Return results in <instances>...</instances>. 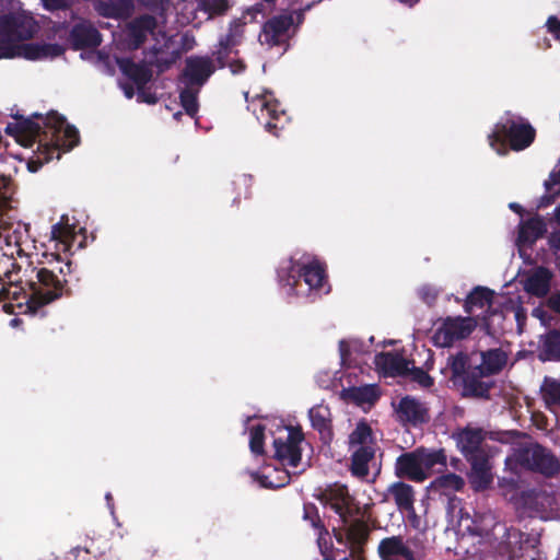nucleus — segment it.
Returning a JSON list of instances; mask_svg holds the SVG:
<instances>
[{"mask_svg":"<svg viewBox=\"0 0 560 560\" xmlns=\"http://www.w3.org/2000/svg\"><path fill=\"white\" fill-rule=\"evenodd\" d=\"M482 361L478 366L481 375L498 373L506 363V354L499 349L489 350L481 354Z\"/></svg>","mask_w":560,"mask_h":560,"instance_id":"obj_33","label":"nucleus"},{"mask_svg":"<svg viewBox=\"0 0 560 560\" xmlns=\"http://www.w3.org/2000/svg\"><path fill=\"white\" fill-rule=\"evenodd\" d=\"M445 467L446 456L442 450L433 451L421 447L400 455L395 463V474L399 478L421 482Z\"/></svg>","mask_w":560,"mask_h":560,"instance_id":"obj_4","label":"nucleus"},{"mask_svg":"<svg viewBox=\"0 0 560 560\" xmlns=\"http://www.w3.org/2000/svg\"><path fill=\"white\" fill-rule=\"evenodd\" d=\"M214 67L207 57H190L180 78V103L185 112L194 117L198 112L197 95L200 88L212 74Z\"/></svg>","mask_w":560,"mask_h":560,"instance_id":"obj_7","label":"nucleus"},{"mask_svg":"<svg viewBox=\"0 0 560 560\" xmlns=\"http://www.w3.org/2000/svg\"><path fill=\"white\" fill-rule=\"evenodd\" d=\"M18 322H19V319L14 318V319L11 320V325H16Z\"/></svg>","mask_w":560,"mask_h":560,"instance_id":"obj_64","label":"nucleus"},{"mask_svg":"<svg viewBox=\"0 0 560 560\" xmlns=\"http://www.w3.org/2000/svg\"><path fill=\"white\" fill-rule=\"evenodd\" d=\"M245 23L235 20L230 24L229 33L221 37L214 56L220 67H229L232 73L236 74L244 70V65L232 57L234 48L241 43Z\"/></svg>","mask_w":560,"mask_h":560,"instance_id":"obj_13","label":"nucleus"},{"mask_svg":"<svg viewBox=\"0 0 560 560\" xmlns=\"http://www.w3.org/2000/svg\"><path fill=\"white\" fill-rule=\"evenodd\" d=\"M264 431L265 427L261 424L252 425L249 429V447L256 455L264 453Z\"/></svg>","mask_w":560,"mask_h":560,"instance_id":"obj_42","label":"nucleus"},{"mask_svg":"<svg viewBox=\"0 0 560 560\" xmlns=\"http://www.w3.org/2000/svg\"><path fill=\"white\" fill-rule=\"evenodd\" d=\"M74 44L79 47H95L101 44L98 31L90 23H80L71 32Z\"/></svg>","mask_w":560,"mask_h":560,"instance_id":"obj_29","label":"nucleus"},{"mask_svg":"<svg viewBox=\"0 0 560 560\" xmlns=\"http://www.w3.org/2000/svg\"><path fill=\"white\" fill-rule=\"evenodd\" d=\"M5 242L8 245H15L19 249H18V253L22 252V248H21V243L18 238V236L15 235H5Z\"/></svg>","mask_w":560,"mask_h":560,"instance_id":"obj_51","label":"nucleus"},{"mask_svg":"<svg viewBox=\"0 0 560 560\" xmlns=\"http://www.w3.org/2000/svg\"><path fill=\"white\" fill-rule=\"evenodd\" d=\"M388 494L392 495L399 510L409 511L413 506L415 493L410 485L398 481L388 487Z\"/></svg>","mask_w":560,"mask_h":560,"instance_id":"obj_32","label":"nucleus"},{"mask_svg":"<svg viewBox=\"0 0 560 560\" xmlns=\"http://www.w3.org/2000/svg\"><path fill=\"white\" fill-rule=\"evenodd\" d=\"M115 59L121 72L132 80L138 88L150 81L152 72L147 63H135L129 59L119 57H115Z\"/></svg>","mask_w":560,"mask_h":560,"instance_id":"obj_26","label":"nucleus"},{"mask_svg":"<svg viewBox=\"0 0 560 560\" xmlns=\"http://www.w3.org/2000/svg\"><path fill=\"white\" fill-rule=\"evenodd\" d=\"M467 364L468 358L463 352L452 355L447 360V366L452 370L453 377L463 375L466 371Z\"/></svg>","mask_w":560,"mask_h":560,"instance_id":"obj_44","label":"nucleus"},{"mask_svg":"<svg viewBox=\"0 0 560 560\" xmlns=\"http://www.w3.org/2000/svg\"><path fill=\"white\" fill-rule=\"evenodd\" d=\"M508 544L511 547L510 558L521 560H535V540L517 530H510L508 533Z\"/></svg>","mask_w":560,"mask_h":560,"instance_id":"obj_21","label":"nucleus"},{"mask_svg":"<svg viewBox=\"0 0 560 560\" xmlns=\"http://www.w3.org/2000/svg\"><path fill=\"white\" fill-rule=\"evenodd\" d=\"M34 117L37 121L27 118L5 127V131L23 147L31 148L38 143L36 160L28 163L32 172H36L44 162L60 159L61 151H69L79 142L78 130L57 113L51 112L46 117L34 114Z\"/></svg>","mask_w":560,"mask_h":560,"instance_id":"obj_1","label":"nucleus"},{"mask_svg":"<svg viewBox=\"0 0 560 560\" xmlns=\"http://www.w3.org/2000/svg\"><path fill=\"white\" fill-rule=\"evenodd\" d=\"M81 232H83L82 228L71 224L68 215H62L60 221L51 226L46 250L42 253L43 259L38 258V253L32 254V257L35 256L39 265L63 261L61 254L71 252V247Z\"/></svg>","mask_w":560,"mask_h":560,"instance_id":"obj_9","label":"nucleus"},{"mask_svg":"<svg viewBox=\"0 0 560 560\" xmlns=\"http://www.w3.org/2000/svg\"><path fill=\"white\" fill-rule=\"evenodd\" d=\"M547 27L550 33L560 40V21L556 16H550L547 21Z\"/></svg>","mask_w":560,"mask_h":560,"instance_id":"obj_47","label":"nucleus"},{"mask_svg":"<svg viewBox=\"0 0 560 560\" xmlns=\"http://www.w3.org/2000/svg\"><path fill=\"white\" fill-rule=\"evenodd\" d=\"M47 10H57L67 5V0H42Z\"/></svg>","mask_w":560,"mask_h":560,"instance_id":"obj_48","label":"nucleus"},{"mask_svg":"<svg viewBox=\"0 0 560 560\" xmlns=\"http://www.w3.org/2000/svg\"><path fill=\"white\" fill-rule=\"evenodd\" d=\"M339 352L341 364L351 365L352 363H358L357 357L368 352V349L365 345L358 339L340 340Z\"/></svg>","mask_w":560,"mask_h":560,"instance_id":"obj_35","label":"nucleus"},{"mask_svg":"<svg viewBox=\"0 0 560 560\" xmlns=\"http://www.w3.org/2000/svg\"><path fill=\"white\" fill-rule=\"evenodd\" d=\"M471 462V471L469 475L470 483L476 490H483L488 488L492 480L491 472L492 466L489 459L482 455L469 458Z\"/></svg>","mask_w":560,"mask_h":560,"instance_id":"obj_24","label":"nucleus"},{"mask_svg":"<svg viewBox=\"0 0 560 560\" xmlns=\"http://www.w3.org/2000/svg\"><path fill=\"white\" fill-rule=\"evenodd\" d=\"M106 501L108 503V506L112 509L113 506H112V494L110 493L106 494Z\"/></svg>","mask_w":560,"mask_h":560,"instance_id":"obj_59","label":"nucleus"},{"mask_svg":"<svg viewBox=\"0 0 560 560\" xmlns=\"http://www.w3.org/2000/svg\"><path fill=\"white\" fill-rule=\"evenodd\" d=\"M318 500L329 506L346 524L355 511L354 498L349 493L347 486L334 483L320 490Z\"/></svg>","mask_w":560,"mask_h":560,"instance_id":"obj_14","label":"nucleus"},{"mask_svg":"<svg viewBox=\"0 0 560 560\" xmlns=\"http://www.w3.org/2000/svg\"><path fill=\"white\" fill-rule=\"evenodd\" d=\"M156 22L150 15H143L132 21L126 31V40L129 49H137L155 28Z\"/></svg>","mask_w":560,"mask_h":560,"instance_id":"obj_20","label":"nucleus"},{"mask_svg":"<svg viewBox=\"0 0 560 560\" xmlns=\"http://www.w3.org/2000/svg\"><path fill=\"white\" fill-rule=\"evenodd\" d=\"M377 551L383 560H413L411 550L400 536L382 539Z\"/></svg>","mask_w":560,"mask_h":560,"instance_id":"obj_19","label":"nucleus"},{"mask_svg":"<svg viewBox=\"0 0 560 560\" xmlns=\"http://www.w3.org/2000/svg\"><path fill=\"white\" fill-rule=\"evenodd\" d=\"M247 107L253 112L259 121H265L266 129L271 131L277 129L278 122L285 116L283 109L273 95L266 91L261 94H254L249 97V93H245Z\"/></svg>","mask_w":560,"mask_h":560,"instance_id":"obj_12","label":"nucleus"},{"mask_svg":"<svg viewBox=\"0 0 560 560\" xmlns=\"http://www.w3.org/2000/svg\"><path fill=\"white\" fill-rule=\"evenodd\" d=\"M347 524L348 522L345 524L347 541L351 548L352 555H359L368 539L369 529L366 525L361 521H355L349 525Z\"/></svg>","mask_w":560,"mask_h":560,"instance_id":"obj_30","label":"nucleus"},{"mask_svg":"<svg viewBox=\"0 0 560 560\" xmlns=\"http://www.w3.org/2000/svg\"><path fill=\"white\" fill-rule=\"evenodd\" d=\"M131 7V0H107L100 5V11L106 16L119 18L127 14Z\"/></svg>","mask_w":560,"mask_h":560,"instance_id":"obj_38","label":"nucleus"},{"mask_svg":"<svg viewBox=\"0 0 560 560\" xmlns=\"http://www.w3.org/2000/svg\"><path fill=\"white\" fill-rule=\"evenodd\" d=\"M446 514L448 528L460 536H485L495 525L494 517L490 513L471 516L464 508L462 500L456 497L448 499Z\"/></svg>","mask_w":560,"mask_h":560,"instance_id":"obj_8","label":"nucleus"},{"mask_svg":"<svg viewBox=\"0 0 560 560\" xmlns=\"http://www.w3.org/2000/svg\"><path fill=\"white\" fill-rule=\"evenodd\" d=\"M375 365L384 375L396 376L406 375L411 364L398 353H380L375 357Z\"/></svg>","mask_w":560,"mask_h":560,"instance_id":"obj_23","label":"nucleus"},{"mask_svg":"<svg viewBox=\"0 0 560 560\" xmlns=\"http://www.w3.org/2000/svg\"><path fill=\"white\" fill-rule=\"evenodd\" d=\"M191 15H194V14L191 13ZM194 19H195V16H186V18H185V21H186L187 23H189V22H190L191 20H194Z\"/></svg>","mask_w":560,"mask_h":560,"instance_id":"obj_63","label":"nucleus"},{"mask_svg":"<svg viewBox=\"0 0 560 560\" xmlns=\"http://www.w3.org/2000/svg\"><path fill=\"white\" fill-rule=\"evenodd\" d=\"M411 380L418 383L422 388H429L433 385V378L423 370L413 368H409V372Z\"/></svg>","mask_w":560,"mask_h":560,"instance_id":"obj_46","label":"nucleus"},{"mask_svg":"<svg viewBox=\"0 0 560 560\" xmlns=\"http://www.w3.org/2000/svg\"><path fill=\"white\" fill-rule=\"evenodd\" d=\"M486 390L487 388L480 386L479 390L476 392V395H482Z\"/></svg>","mask_w":560,"mask_h":560,"instance_id":"obj_61","label":"nucleus"},{"mask_svg":"<svg viewBox=\"0 0 560 560\" xmlns=\"http://www.w3.org/2000/svg\"><path fill=\"white\" fill-rule=\"evenodd\" d=\"M294 22L293 15H280L271 19L267 22L262 28V32L259 36V40L262 44H267L269 46H275L280 44L288 30L292 26Z\"/></svg>","mask_w":560,"mask_h":560,"instance_id":"obj_17","label":"nucleus"},{"mask_svg":"<svg viewBox=\"0 0 560 560\" xmlns=\"http://www.w3.org/2000/svg\"><path fill=\"white\" fill-rule=\"evenodd\" d=\"M256 479L265 488H280L289 481V475L285 471L273 469L268 474L256 476Z\"/></svg>","mask_w":560,"mask_h":560,"instance_id":"obj_40","label":"nucleus"},{"mask_svg":"<svg viewBox=\"0 0 560 560\" xmlns=\"http://www.w3.org/2000/svg\"><path fill=\"white\" fill-rule=\"evenodd\" d=\"M59 272L61 275H66L67 272H70V261L69 260L65 264V267H60Z\"/></svg>","mask_w":560,"mask_h":560,"instance_id":"obj_56","label":"nucleus"},{"mask_svg":"<svg viewBox=\"0 0 560 560\" xmlns=\"http://www.w3.org/2000/svg\"><path fill=\"white\" fill-rule=\"evenodd\" d=\"M547 191L552 194V199L560 194V159L553 171L550 173L549 178L545 182Z\"/></svg>","mask_w":560,"mask_h":560,"instance_id":"obj_45","label":"nucleus"},{"mask_svg":"<svg viewBox=\"0 0 560 560\" xmlns=\"http://www.w3.org/2000/svg\"><path fill=\"white\" fill-rule=\"evenodd\" d=\"M493 294V291L486 287L475 288L465 301L464 308L466 313L471 314L476 308L490 307Z\"/></svg>","mask_w":560,"mask_h":560,"instance_id":"obj_34","label":"nucleus"},{"mask_svg":"<svg viewBox=\"0 0 560 560\" xmlns=\"http://www.w3.org/2000/svg\"><path fill=\"white\" fill-rule=\"evenodd\" d=\"M555 215L558 223L560 224V205L556 208Z\"/></svg>","mask_w":560,"mask_h":560,"instance_id":"obj_58","label":"nucleus"},{"mask_svg":"<svg viewBox=\"0 0 560 560\" xmlns=\"http://www.w3.org/2000/svg\"><path fill=\"white\" fill-rule=\"evenodd\" d=\"M546 232V224L539 218H533L520 226L517 242L520 245H530Z\"/></svg>","mask_w":560,"mask_h":560,"instance_id":"obj_31","label":"nucleus"},{"mask_svg":"<svg viewBox=\"0 0 560 560\" xmlns=\"http://www.w3.org/2000/svg\"><path fill=\"white\" fill-rule=\"evenodd\" d=\"M7 185H8V179L1 178L0 179V202L7 198V190H5Z\"/></svg>","mask_w":560,"mask_h":560,"instance_id":"obj_52","label":"nucleus"},{"mask_svg":"<svg viewBox=\"0 0 560 560\" xmlns=\"http://www.w3.org/2000/svg\"><path fill=\"white\" fill-rule=\"evenodd\" d=\"M397 420L404 425L417 427L429 421V411L424 404L413 397H402L393 404Z\"/></svg>","mask_w":560,"mask_h":560,"instance_id":"obj_16","label":"nucleus"},{"mask_svg":"<svg viewBox=\"0 0 560 560\" xmlns=\"http://www.w3.org/2000/svg\"><path fill=\"white\" fill-rule=\"evenodd\" d=\"M552 275L545 267L530 270L525 279L524 289L532 295L545 296L550 290Z\"/></svg>","mask_w":560,"mask_h":560,"instance_id":"obj_25","label":"nucleus"},{"mask_svg":"<svg viewBox=\"0 0 560 560\" xmlns=\"http://www.w3.org/2000/svg\"><path fill=\"white\" fill-rule=\"evenodd\" d=\"M436 291L435 290H431L430 288L428 287H423L421 290H420V295L421 298L423 299L424 302L427 303H432L435 298H436Z\"/></svg>","mask_w":560,"mask_h":560,"instance_id":"obj_49","label":"nucleus"},{"mask_svg":"<svg viewBox=\"0 0 560 560\" xmlns=\"http://www.w3.org/2000/svg\"><path fill=\"white\" fill-rule=\"evenodd\" d=\"M350 472L352 476L366 480L370 475L371 464L374 460L376 451H350Z\"/></svg>","mask_w":560,"mask_h":560,"instance_id":"obj_28","label":"nucleus"},{"mask_svg":"<svg viewBox=\"0 0 560 560\" xmlns=\"http://www.w3.org/2000/svg\"><path fill=\"white\" fill-rule=\"evenodd\" d=\"M0 56L13 58L23 56L26 59L39 60L60 56L62 47L54 44H23L37 32L38 25L25 11L20 10L19 2L5 0L0 4Z\"/></svg>","mask_w":560,"mask_h":560,"instance_id":"obj_2","label":"nucleus"},{"mask_svg":"<svg viewBox=\"0 0 560 560\" xmlns=\"http://www.w3.org/2000/svg\"><path fill=\"white\" fill-rule=\"evenodd\" d=\"M456 443L468 459L480 456L479 447L485 439V432L479 428L467 427L455 434Z\"/></svg>","mask_w":560,"mask_h":560,"instance_id":"obj_22","label":"nucleus"},{"mask_svg":"<svg viewBox=\"0 0 560 560\" xmlns=\"http://www.w3.org/2000/svg\"><path fill=\"white\" fill-rule=\"evenodd\" d=\"M541 354L546 359L560 361V330H551L545 336Z\"/></svg>","mask_w":560,"mask_h":560,"instance_id":"obj_37","label":"nucleus"},{"mask_svg":"<svg viewBox=\"0 0 560 560\" xmlns=\"http://www.w3.org/2000/svg\"><path fill=\"white\" fill-rule=\"evenodd\" d=\"M476 327L471 317H448L435 330L433 340L439 347H450L455 341L469 336Z\"/></svg>","mask_w":560,"mask_h":560,"instance_id":"obj_15","label":"nucleus"},{"mask_svg":"<svg viewBox=\"0 0 560 560\" xmlns=\"http://www.w3.org/2000/svg\"><path fill=\"white\" fill-rule=\"evenodd\" d=\"M198 9L202 10L211 18L221 14L228 9V0H197Z\"/></svg>","mask_w":560,"mask_h":560,"instance_id":"obj_43","label":"nucleus"},{"mask_svg":"<svg viewBox=\"0 0 560 560\" xmlns=\"http://www.w3.org/2000/svg\"><path fill=\"white\" fill-rule=\"evenodd\" d=\"M349 451H377V442L371 425L365 420L357 422L348 438Z\"/></svg>","mask_w":560,"mask_h":560,"instance_id":"obj_18","label":"nucleus"},{"mask_svg":"<svg viewBox=\"0 0 560 560\" xmlns=\"http://www.w3.org/2000/svg\"><path fill=\"white\" fill-rule=\"evenodd\" d=\"M510 208L513 209V210H516V209L520 208V206L516 205V203H510Z\"/></svg>","mask_w":560,"mask_h":560,"instance_id":"obj_62","label":"nucleus"},{"mask_svg":"<svg viewBox=\"0 0 560 560\" xmlns=\"http://www.w3.org/2000/svg\"><path fill=\"white\" fill-rule=\"evenodd\" d=\"M329 409L327 406L317 405L310 409L308 417L313 428L323 431L327 428V422L329 418Z\"/></svg>","mask_w":560,"mask_h":560,"instance_id":"obj_41","label":"nucleus"},{"mask_svg":"<svg viewBox=\"0 0 560 560\" xmlns=\"http://www.w3.org/2000/svg\"><path fill=\"white\" fill-rule=\"evenodd\" d=\"M303 440L300 429L279 425L273 439L275 456L282 465L298 468L302 457Z\"/></svg>","mask_w":560,"mask_h":560,"instance_id":"obj_11","label":"nucleus"},{"mask_svg":"<svg viewBox=\"0 0 560 560\" xmlns=\"http://www.w3.org/2000/svg\"><path fill=\"white\" fill-rule=\"evenodd\" d=\"M522 468L552 476L559 470V462L550 452L538 444L524 443L517 445L513 447V453L505 458V469L512 472L513 476L503 477L501 482L514 486L518 470Z\"/></svg>","mask_w":560,"mask_h":560,"instance_id":"obj_3","label":"nucleus"},{"mask_svg":"<svg viewBox=\"0 0 560 560\" xmlns=\"http://www.w3.org/2000/svg\"><path fill=\"white\" fill-rule=\"evenodd\" d=\"M549 305L553 311L560 313V293L553 294L549 299Z\"/></svg>","mask_w":560,"mask_h":560,"instance_id":"obj_50","label":"nucleus"},{"mask_svg":"<svg viewBox=\"0 0 560 560\" xmlns=\"http://www.w3.org/2000/svg\"><path fill=\"white\" fill-rule=\"evenodd\" d=\"M540 390L547 408L560 422V378L545 377Z\"/></svg>","mask_w":560,"mask_h":560,"instance_id":"obj_27","label":"nucleus"},{"mask_svg":"<svg viewBox=\"0 0 560 560\" xmlns=\"http://www.w3.org/2000/svg\"><path fill=\"white\" fill-rule=\"evenodd\" d=\"M323 534H324L323 529H322V528H319L318 546H319V549H320L322 553H325V551H324V549H323V545H322V541H323V539H324V538H323ZM326 534H327V532H325V535H326Z\"/></svg>","mask_w":560,"mask_h":560,"instance_id":"obj_55","label":"nucleus"},{"mask_svg":"<svg viewBox=\"0 0 560 560\" xmlns=\"http://www.w3.org/2000/svg\"><path fill=\"white\" fill-rule=\"evenodd\" d=\"M28 280L31 288L30 308H36L52 302L62 295L65 279L56 276L51 270L46 267H35Z\"/></svg>","mask_w":560,"mask_h":560,"instance_id":"obj_10","label":"nucleus"},{"mask_svg":"<svg viewBox=\"0 0 560 560\" xmlns=\"http://www.w3.org/2000/svg\"><path fill=\"white\" fill-rule=\"evenodd\" d=\"M419 0H400V2L407 4V5H413L415 3H417Z\"/></svg>","mask_w":560,"mask_h":560,"instance_id":"obj_57","label":"nucleus"},{"mask_svg":"<svg viewBox=\"0 0 560 560\" xmlns=\"http://www.w3.org/2000/svg\"><path fill=\"white\" fill-rule=\"evenodd\" d=\"M278 277L280 283L283 287H288V294L294 293V288L300 283L301 277H303L304 283L310 291L328 292L325 289L323 267L307 254L301 255L300 258L292 257L287 262V266L280 268Z\"/></svg>","mask_w":560,"mask_h":560,"instance_id":"obj_5","label":"nucleus"},{"mask_svg":"<svg viewBox=\"0 0 560 560\" xmlns=\"http://www.w3.org/2000/svg\"><path fill=\"white\" fill-rule=\"evenodd\" d=\"M535 130L522 117L508 113L500 122L495 125L493 132L489 136L490 145L498 154H504L508 149V141L513 150H523L534 140Z\"/></svg>","mask_w":560,"mask_h":560,"instance_id":"obj_6","label":"nucleus"},{"mask_svg":"<svg viewBox=\"0 0 560 560\" xmlns=\"http://www.w3.org/2000/svg\"><path fill=\"white\" fill-rule=\"evenodd\" d=\"M552 244L557 250V255L558 257L560 258V233L556 234L553 237H552Z\"/></svg>","mask_w":560,"mask_h":560,"instance_id":"obj_53","label":"nucleus"},{"mask_svg":"<svg viewBox=\"0 0 560 560\" xmlns=\"http://www.w3.org/2000/svg\"><path fill=\"white\" fill-rule=\"evenodd\" d=\"M464 486V480L455 474L440 476L432 482V487L443 492L458 491Z\"/></svg>","mask_w":560,"mask_h":560,"instance_id":"obj_39","label":"nucleus"},{"mask_svg":"<svg viewBox=\"0 0 560 560\" xmlns=\"http://www.w3.org/2000/svg\"><path fill=\"white\" fill-rule=\"evenodd\" d=\"M347 396L359 406L372 405L378 398V390L375 385L351 387L347 390Z\"/></svg>","mask_w":560,"mask_h":560,"instance_id":"obj_36","label":"nucleus"},{"mask_svg":"<svg viewBox=\"0 0 560 560\" xmlns=\"http://www.w3.org/2000/svg\"><path fill=\"white\" fill-rule=\"evenodd\" d=\"M81 553L86 555V553H88V551H86V550H81V549H77V550H75V557H78V558H79Z\"/></svg>","mask_w":560,"mask_h":560,"instance_id":"obj_60","label":"nucleus"},{"mask_svg":"<svg viewBox=\"0 0 560 560\" xmlns=\"http://www.w3.org/2000/svg\"><path fill=\"white\" fill-rule=\"evenodd\" d=\"M122 89H124V92H125V95H126L127 98H131L133 96V89H132V86L122 85Z\"/></svg>","mask_w":560,"mask_h":560,"instance_id":"obj_54","label":"nucleus"}]
</instances>
